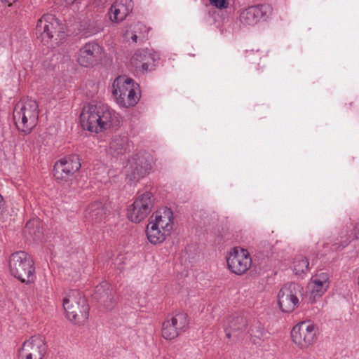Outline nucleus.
<instances>
[{"instance_id":"nucleus-1","label":"nucleus","mask_w":359,"mask_h":359,"mask_svg":"<svg viewBox=\"0 0 359 359\" xmlns=\"http://www.w3.org/2000/svg\"><path fill=\"white\" fill-rule=\"evenodd\" d=\"M114 118V111L106 105L88 104L80 115L83 128L95 133L110 128Z\"/></svg>"},{"instance_id":"nucleus-30","label":"nucleus","mask_w":359,"mask_h":359,"mask_svg":"<svg viewBox=\"0 0 359 359\" xmlns=\"http://www.w3.org/2000/svg\"><path fill=\"white\" fill-rule=\"evenodd\" d=\"M4 209V201L3 197L0 195V214Z\"/></svg>"},{"instance_id":"nucleus-7","label":"nucleus","mask_w":359,"mask_h":359,"mask_svg":"<svg viewBox=\"0 0 359 359\" xmlns=\"http://www.w3.org/2000/svg\"><path fill=\"white\" fill-rule=\"evenodd\" d=\"M154 204L152 194L149 191L138 194L134 202L128 206L127 216L129 220L139 223L151 212Z\"/></svg>"},{"instance_id":"nucleus-15","label":"nucleus","mask_w":359,"mask_h":359,"mask_svg":"<svg viewBox=\"0 0 359 359\" xmlns=\"http://www.w3.org/2000/svg\"><path fill=\"white\" fill-rule=\"evenodd\" d=\"M330 275L325 272H320L313 276L309 284L310 299L312 302L323 295L330 286Z\"/></svg>"},{"instance_id":"nucleus-22","label":"nucleus","mask_w":359,"mask_h":359,"mask_svg":"<svg viewBox=\"0 0 359 359\" xmlns=\"http://www.w3.org/2000/svg\"><path fill=\"white\" fill-rule=\"evenodd\" d=\"M132 178L138 180L146 175L151 169V164L143 158H139L134 163H130Z\"/></svg>"},{"instance_id":"nucleus-19","label":"nucleus","mask_w":359,"mask_h":359,"mask_svg":"<svg viewBox=\"0 0 359 359\" xmlns=\"http://www.w3.org/2000/svg\"><path fill=\"white\" fill-rule=\"evenodd\" d=\"M264 12L260 6H250L240 14V22L244 26H254L263 18Z\"/></svg>"},{"instance_id":"nucleus-24","label":"nucleus","mask_w":359,"mask_h":359,"mask_svg":"<svg viewBox=\"0 0 359 359\" xmlns=\"http://www.w3.org/2000/svg\"><path fill=\"white\" fill-rule=\"evenodd\" d=\"M127 147V138L115 136L109 142V151L112 155H119L125 152Z\"/></svg>"},{"instance_id":"nucleus-4","label":"nucleus","mask_w":359,"mask_h":359,"mask_svg":"<svg viewBox=\"0 0 359 359\" xmlns=\"http://www.w3.org/2000/svg\"><path fill=\"white\" fill-rule=\"evenodd\" d=\"M65 316L75 324L84 323L88 318L89 306L84 296L72 290L66 294L62 301Z\"/></svg>"},{"instance_id":"nucleus-11","label":"nucleus","mask_w":359,"mask_h":359,"mask_svg":"<svg viewBox=\"0 0 359 359\" xmlns=\"http://www.w3.org/2000/svg\"><path fill=\"white\" fill-rule=\"evenodd\" d=\"M228 269L236 275L245 273L252 266V258L249 252L240 247H234L226 255Z\"/></svg>"},{"instance_id":"nucleus-3","label":"nucleus","mask_w":359,"mask_h":359,"mask_svg":"<svg viewBox=\"0 0 359 359\" xmlns=\"http://www.w3.org/2000/svg\"><path fill=\"white\" fill-rule=\"evenodd\" d=\"M112 95L120 107H133L140 100L139 86L126 76H118L112 84Z\"/></svg>"},{"instance_id":"nucleus-26","label":"nucleus","mask_w":359,"mask_h":359,"mask_svg":"<svg viewBox=\"0 0 359 359\" xmlns=\"http://www.w3.org/2000/svg\"><path fill=\"white\" fill-rule=\"evenodd\" d=\"M25 231L31 236L39 237L41 233L39 219L34 218L29 220L25 225Z\"/></svg>"},{"instance_id":"nucleus-10","label":"nucleus","mask_w":359,"mask_h":359,"mask_svg":"<svg viewBox=\"0 0 359 359\" xmlns=\"http://www.w3.org/2000/svg\"><path fill=\"white\" fill-rule=\"evenodd\" d=\"M301 294V286L294 283L283 285L278 293L277 302L280 309L285 313L294 311L299 306V296Z\"/></svg>"},{"instance_id":"nucleus-27","label":"nucleus","mask_w":359,"mask_h":359,"mask_svg":"<svg viewBox=\"0 0 359 359\" xmlns=\"http://www.w3.org/2000/svg\"><path fill=\"white\" fill-rule=\"evenodd\" d=\"M108 290L109 284L107 283H102L96 287L95 293L96 294L100 295V298H104L106 297L107 299H109L110 304L105 306L107 309H111L114 306V302L113 301L112 297L109 294Z\"/></svg>"},{"instance_id":"nucleus-25","label":"nucleus","mask_w":359,"mask_h":359,"mask_svg":"<svg viewBox=\"0 0 359 359\" xmlns=\"http://www.w3.org/2000/svg\"><path fill=\"white\" fill-rule=\"evenodd\" d=\"M293 271L296 275H302L309 271V262L308 259L303 255L297 256L293 262Z\"/></svg>"},{"instance_id":"nucleus-32","label":"nucleus","mask_w":359,"mask_h":359,"mask_svg":"<svg viewBox=\"0 0 359 359\" xmlns=\"http://www.w3.org/2000/svg\"><path fill=\"white\" fill-rule=\"evenodd\" d=\"M131 39H132L133 41H134V42H137V35H136V34H133V35L132 36Z\"/></svg>"},{"instance_id":"nucleus-16","label":"nucleus","mask_w":359,"mask_h":359,"mask_svg":"<svg viewBox=\"0 0 359 359\" xmlns=\"http://www.w3.org/2000/svg\"><path fill=\"white\" fill-rule=\"evenodd\" d=\"M154 61V55L147 49L137 50L130 59L131 65L141 73L151 70Z\"/></svg>"},{"instance_id":"nucleus-28","label":"nucleus","mask_w":359,"mask_h":359,"mask_svg":"<svg viewBox=\"0 0 359 359\" xmlns=\"http://www.w3.org/2000/svg\"><path fill=\"white\" fill-rule=\"evenodd\" d=\"M210 2L212 5L219 9L226 8L229 6L227 0H210Z\"/></svg>"},{"instance_id":"nucleus-6","label":"nucleus","mask_w":359,"mask_h":359,"mask_svg":"<svg viewBox=\"0 0 359 359\" xmlns=\"http://www.w3.org/2000/svg\"><path fill=\"white\" fill-rule=\"evenodd\" d=\"M81 166L79 156L76 154L67 156L55 163L53 176L58 183L65 184L72 180Z\"/></svg>"},{"instance_id":"nucleus-5","label":"nucleus","mask_w":359,"mask_h":359,"mask_svg":"<svg viewBox=\"0 0 359 359\" xmlns=\"http://www.w3.org/2000/svg\"><path fill=\"white\" fill-rule=\"evenodd\" d=\"M8 267L11 275L22 283L29 284L36 278L34 261L25 251L13 252L9 257Z\"/></svg>"},{"instance_id":"nucleus-9","label":"nucleus","mask_w":359,"mask_h":359,"mask_svg":"<svg viewBox=\"0 0 359 359\" xmlns=\"http://www.w3.org/2000/svg\"><path fill=\"white\" fill-rule=\"evenodd\" d=\"M318 326L311 321H302L291 331L293 342L302 348H308L317 339Z\"/></svg>"},{"instance_id":"nucleus-17","label":"nucleus","mask_w":359,"mask_h":359,"mask_svg":"<svg viewBox=\"0 0 359 359\" xmlns=\"http://www.w3.org/2000/svg\"><path fill=\"white\" fill-rule=\"evenodd\" d=\"M133 8L132 0H116L111 6L109 18L112 22H121L132 11Z\"/></svg>"},{"instance_id":"nucleus-29","label":"nucleus","mask_w":359,"mask_h":359,"mask_svg":"<svg viewBox=\"0 0 359 359\" xmlns=\"http://www.w3.org/2000/svg\"><path fill=\"white\" fill-rule=\"evenodd\" d=\"M353 234L356 239H359V222L354 225L353 229Z\"/></svg>"},{"instance_id":"nucleus-12","label":"nucleus","mask_w":359,"mask_h":359,"mask_svg":"<svg viewBox=\"0 0 359 359\" xmlns=\"http://www.w3.org/2000/svg\"><path fill=\"white\" fill-rule=\"evenodd\" d=\"M46 351L43 337L34 335L23 342L18 350L19 359H42Z\"/></svg>"},{"instance_id":"nucleus-33","label":"nucleus","mask_w":359,"mask_h":359,"mask_svg":"<svg viewBox=\"0 0 359 359\" xmlns=\"http://www.w3.org/2000/svg\"><path fill=\"white\" fill-rule=\"evenodd\" d=\"M67 4H73L76 0H64Z\"/></svg>"},{"instance_id":"nucleus-20","label":"nucleus","mask_w":359,"mask_h":359,"mask_svg":"<svg viewBox=\"0 0 359 359\" xmlns=\"http://www.w3.org/2000/svg\"><path fill=\"white\" fill-rule=\"evenodd\" d=\"M107 215V208L101 202H93L89 204L84 212L85 218L93 223L102 222Z\"/></svg>"},{"instance_id":"nucleus-31","label":"nucleus","mask_w":359,"mask_h":359,"mask_svg":"<svg viewBox=\"0 0 359 359\" xmlns=\"http://www.w3.org/2000/svg\"><path fill=\"white\" fill-rule=\"evenodd\" d=\"M3 2H5L8 4V6H11L13 3L16 2L18 0H1Z\"/></svg>"},{"instance_id":"nucleus-21","label":"nucleus","mask_w":359,"mask_h":359,"mask_svg":"<svg viewBox=\"0 0 359 359\" xmlns=\"http://www.w3.org/2000/svg\"><path fill=\"white\" fill-rule=\"evenodd\" d=\"M151 219L158 224L163 226L170 232L174 226V217L172 210L168 208H163L157 210Z\"/></svg>"},{"instance_id":"nucleus-23","label":"nucleus","mask_w":359,"mask_h":359,"mask_svg":"<svg viewBox=\"0 0 359 359\" xmlns=\"http://www.w3.org/2000/svg\"><path fill=\"white\" fill-rule=\"evenodd\" d=\"M246 325V320L241 316L230 318L225 328L226 336L230 337L231 333L243 330Z\"/></svg>"},{"instance_id":"nucleus-14","label":"nucleus","mask_w":359,"mask_h":359,"mask_svg":"<svg viewBox=\"0 0 359 359\" xmlns=\"http://www.w3.org/2000/svg\"><path fill=\"white\" fill-rule=\"evenodd\" d=\"M102 48L95 42H89L81 47L78 53L77 61L83 67H92L99 60Z\"/></svg>"},{"instance_id":"nucleus-13","label":"nucleus","mask_w":359,"mask_h":359,"mask_svg":"<svg viewBox=\"0 0 359 359\" xmlns=\"http://www.w3.org/2000/svg\"><path fill=\"white\" fill-rule=\"evenodd\" d=\"M57 18L51 14H45L38 20L36 25V35L44 43H48L54 34L60 29Z\"/></svg>"},{"instance_id":"nucleus-2","label":"nucleus","mask_w":359,"mask_h":359,"mask_svg":"<svg viewBox=\"0 0 359 359\" xmlns=\"http://www.w3.org/2000/svg\"><path fill=\"white\" fill-rule=\"evenodd\" d=\"M39 113L36 100L27 97L18 102L13 113L18 129L25 134L29 133L37 123Z\"/></svg>"},{"instance_id":"nucleus-8","label":"nucleus","mask_w":359,"mask_h":359,"mask_svg":"<svg viewBox=\"0 0 359 359\" xmlns=\"http://www.w3.org/2000/svg\"><path fill=\"white\" fill-rule=\"evenodd\" d=\"M188 325L189 318L187 313L182 311L171 313L163 322L162 337L166 340L174 339L185 331Z\"/></svg>"},{"instance_id":"nucleus-18","label":"nucleus","mask_w":359,"mask_h":359,"mask_svg":"<svg viewBox=\"0 0 359 359\" xmlns=\"http://www.w3.org/2000/svg\"><path fill=\"white\" fill-rule=\"evenodd\" d=\"M171 232L156 222L149 221L146 228V235L148 241L154 245L163 243Z\"/></svg>"}]
</instances>
